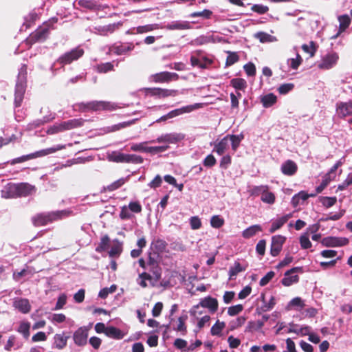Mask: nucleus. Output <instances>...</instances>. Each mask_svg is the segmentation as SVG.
Listing matches in <instances>:
<instances>
[{
    "mask_svg": "<svg viewBox=\"0 0 352 352\" xmlns=\"http://www.w3.org/2000/svg\"><path fill=\"white\" fill-rule=\"evenodd\" d=\"M160 28H162L159 24L153 23V24H148L145 25L138 26L135 28L137 34H143L148 32H151L155 30H158Z\"/></svg>",
    "mask_w": 352,
    "mask_h": 352,
    "instance_id": "obj_38",
    "label": "nucleus"
},
{
    "mask_svg": "<svg viewBox=\"0 0 352 352\" xmlns=\"http://www.w3.org/2000/svg\"><path fill=\"white\" fill-rule=\"evenodd\" d=\"M190 228L192 230H198L201 227V221L199 217L194 216L190 219Z\"/></svg>",
    "mask_w": 352,
    "mask_h": 352,
    "instance_id": "obj_64",
    "label": "nucleus"
},
{
    "mask_svg": "<svg viewBox=\"0 0 352 352\" xmlns=\"http://www.w3.org/2000/svg\"><path fill=\"white\" fill-rule=\"evenodd\" d=\"M16 188V184H8L1 191V197L4 199H13L18 197Z\"/></svg>",
    "mask_w": 352,
    "mask_h": 352,
    "instance_id": "obj_18",
    "label": "nucleus"
},
{
    "mask_svg": "<svg viewBox=\"0 0 352 352\" xmlns=\"http://www.w3.org/2000/svg\"><path fill=\"white\" fill-rule=\"evenodd\" d=\"M13 307L22 314H28L31 310L30 302L26 298H16L13 301Z\"/></svg>",
    "mask_w": 352,
    "mask_h": 352,
    "instance_id": "obj_17",
    "label": "nucleus"
},
{
    "mask_svg": "<svg viewBox=\"0 0 352 352\" xmlns=\"http://www.w3.org/2000/svg\"><path fill=\"white\" fill-rule=\"evenodd\" d=\"M302 49L305 52L309 54L311 57L314 56L316 51L313 41H311L309 45L303 44L302 45Z\"/></svg>",
    "mask_w": 352,
    "mask_h": 352,
    "instance_id": "obj_63",
    "label": "nucleus"
},
{
    "mask_svg": "<svg viewBox=\"0 0 352 352\" xmlns=\"http://www.w3.org/2000/svg\"><path fill=\"white\" fill-rule=\"evenodd\" d=\"M336 113L340 118L352 115V101L338 102L336 104Z\"/></svg>",
    "mask_w": 352,
    "mask_h": 352,
    "instance_id": "obj_14",
    "label": "nucleus"
},
{
    "mask_svg": "<svg viewBox=\"0 0 352 352\" xmlns=\"http://www.w3.org/2000/svg\"><path fill=\"white\" fill-rule=\"evenodd\" d=\"M16 187L18 197H27L35 192L34 186L28 183L16 184Z\"/></svg>",
    "mask_w": 352,
    "mask_h": 352,
    "instance_id": "obj_21",
    "label": "nucleus"
},
{
    "mask_svg": "<svg viewBox=\"0 0 352 352\" xmlns=\"http://www.w3.org/2000/svg\"><path fill=\"white\" fill-rule=\"evenodd\" d=\"M212 12L210 10L205 9L201 12H195L190 14L191 17H203L204 19H210Z\"/></svg>",
    "mask_w": 352,
    "mask_h": 352,
    "instance_id": "obj_61",
    "label": "nucleus"
},
{
    "mask_svg": "<svg viewBox=\"0 0 352 352\" xmlns=\"http://www.w3.org/2000/svg\"><path fill=\"white\" fill-rule=\"evenodd\" d=\"M338 21L340 23L339 31L336 35L332 36V38H336L341 32L346 30L351 23V19L346 14L340 16Z\"/></svg>",
    "mask_w": 352,
    "mask_h": 352,
    "instance_id": "obj_28",
    "label": "nucleus"
},
{
    "mask_svg": "<svg viewBox=\"0 0 352 352\" xmlns=\"http://www.w3.org/2000/svg\"><path fill=\"white\" fill-rule=\"evenodd\" d=\"M226 136L229 138L230 144H231L232 149L235 152L244 138L243 134L227 135Z\"/></svg>",
    "mask_w": 352,
    "mask_h": 352,
    "instance_id": "obj_35",
    "label": "nucleus"
},
{
    "mask_svg": "<svg viewBox=\"0 0 352 352\" xmlns=\"http://www.w3.org/2000/svg\"><path fill=\"white\" fill-rule=\"evenodd\" d=\"M89 328L82 326L78 328L73 333V340L78 346H84L87 343Z\"/></svg>",
    "mask_w": 352,
    "mask_h": 352,
    "instance_id": "obj_9",
    "label": "nucleus"
},
{
    "mask_svg": "<svg viewBox=\"0 0 352 352\" xmlns=\"http://www.w3.org/2000/svg\"><path fill=\"white\" fill-rule=\"evenodd\" d=\"M184 139V135L178 133H166L160 135L157 138L155 141H151V142H157L158 143L165 142L169 144H176Z\"/></svg>",
    "mask_w": 352,
    "mask_h": 352,
    "instance_id": "obj_11",
    "label": "nucleus"
},
{
    "mask_svg": "<svg viewBox=\"0 0 352 352\" xmlns=\"http://www.w3.org/2000/svg\"><path fill=\"white\" fill-rule=\"evenodd\" d=\"M277 101V97L272 93L267 94L261 97V102L265 108L273 106Z\"/></svg>",
    "mask_w": 352,
    "mask_h": 352,
    "instance_id": "obj_32",
    "label": "nucleus"
},
{
    "mask_svg": "<svg viewBox=\"0 0 352 352\" xmlns=\"http://www.w3.org/2000/svg\"><path fill=\"white\" fill-rule=\"evenodd\" d=\"M146 93L151 96H157L159 98H166L168 96H177L178 94V91L162 88H148L146 89Z\"/></svg>",
    "mask_w": 352,
    "mask_h": 352,
    "instance_id": "obj_13",
    "label": "nucleus"
},
{
    "mask_svg": "<svg viewBox=\"0 0 352 352\" xmlns=\"http://www.w3.org/2000/svg\"><path fill=\"white\" fill-rule=\"evenodd\" d=\"M96 69L100 73H107L113 70V65L110 62L101 63L96 66Z\"/></svg>",
    "mask_w": 352,
    "mask_h": 352,
    "instance_id": "obj_53",
    "label": "nucleus"
},
{
    "mask_svg": "<svg viewBox=\"0 0 352 352\" xmlns=\"http://www.w3.org/2000/svg\"><path fill=\"white\" fill-rule=\"evenodd\" d=\"M138 120V119L136 118V119L131 120L130 121L123 122L119 123L118 124H115L111 127V130L109 131H115L120 130L122 128L129 126L131 124H133Z\"/></svg>",
    "mask_w": 352,
    "mask_h": 352,
    "instance_id": "obj_56",
    "label": "nucleus"
},
{
    "mask_svg": "<svg viewBox=\"0 0 352 352\" xmlns=\"http://www.w3.org/2000/svg\"><path fill=\"white\" fill-rule=\"evenodd\" d=\"M120 26V23H111L106 25L98 26L95 29L100 35H107L113 33Z\"/></svg>",
    "mask_w": 352,
    "mask_h": 352,
    "instance_id": "obj_27",
    "label": "nucleus"
},
{
    "mask_svg": "<svg viewBox=\"0 0 352 352\" xmlns=\"http://www.w3.org/2000/svg\"><path fill=\"white\" fill-rule=\"evenodd\" d=\"M245 321V318L243 316L238 317L235 320H232L229 325L231 330L236 329L241 327Z\"/></svg>",
    "mask_w": 352,
    "mask_h": 352,
    "instance_id": "obj_58",
    "label": "nucleus"
},
{
    "mask_svg": "<svg viewBox=\"0 0 352 352\" xmlns=\"http://www.w3.org/2000/svg\"><path fill=\"white\" fill-rule=\"evenodd\" d=\"M116 289L117 287L116 285H112L110 287H104L100 291L98 296L101 298L104 299L107 297V296L109 294L115 292Z\"/></svg>",
    "mask_w": 352,
    "mask_h": 352,
    "instance_id": "obj_55",
    "label": "nucleus"
},
{
    "mask_svg": "<svg viewBox=\"0 0 352 352\" xmlns=\"http://www.w3.org/2000/svg\"><path fill=\"white\" fill-rule=\"evenodd\" d=\"M199 305L202 307L208 308L210 311L214 312L218 308V302L217 299L208 296L202 299L199 302Z\"/></svg>",
    "mask_w": 352,
    "mask_h": 352,
    "instance_id": "obj_24",
    "label": "nucleus"
},
{
    "mask_svg": "<svg viewBox=\"0 0 352 352\" xmlns=\"http://www.w3.org/2000/svg\"><path fill=\"white\" fill-rule=\"evenodd\" d=\"M144 159L140 155L135 154H127L126 162L128 164H140L143 163Z\"/></svg>",
    "mask_w": 352,
    "mask_h": 352,
    "instance_id": "obj_50",
    "label": "nucleus"
},
{
    "mask_svg": "<svg viewBox=\"0 0 352 352\" xmlns=\"http://www.w3.org/2000/svg\"><path fill=\"white\" fill-rule=\"evenodd\" d=\"M225 221L219 215H214L210 219V226L214 228H220L224 225Z\"/></svg>",
    "mask_w": 352,
    "mask_h": 352,
    "instance_id": "obj_47",
    "label": "nucleus"
},
{
    "mask_svg": "<svg viewBox=\"0 0 352 352\" xmlns=\"http://www.w3.org/2000/svg\"><path fill=\"white\" fill-rule=\"evenodd\" d=\"M251 10L258 14H263L268 12L269 8L261 4H254L251 8Z\"/></svg>",
    "mask_w": 352,
    "mask_h": 352,
    "instance_id": "obj_59",
    "label": "nucleus"
},
{
    "mask_svg": "<svg viewBox=\"0 0 352 352\" xmlns=\"http://www.w3.org/2000/svg\"><path fill=\"white\" fill-rule=\"evenodd\" d=\"M230 85L236 90L244 91L247 87V82L243 78H233L230 80Z\"/></svg>",
    "mask_w": 352,
    "mask_h": 352,
    "instance_id": "obj_41",
    "label": "nucleus"
},
{
    "mask_svg": "<svg viewBox=\"0 0 352 352\" xmlns=\"http://www.w3.org/2000/svg\"><path fill=\"white\" fill-rule=\"evenodd\" d=\"M30 323L28 322H21L17 329V331L22 334L25 338H28L30 336Z\"/></svg>",
    "mask_w": 352,
    "mask_h": 352,
    "instance_id": "obj_44",
    "label": "nucleus"
},
{
    "mask_svg": "<svg viewBox=\"0 0 352 352\" xmlns=\"http://www.w3.org/2000/svg\"><path fill=\"white\" fill-rule=\"evenodd\" d=\"M338 60V54L331 51L322 56L321 60L317 63V67L322 70H329L336 65Z\"/></svg>",
    "mask_w": 352,
    "mask_h": 352,
    "instance_id": "obj_7",
    "label": "nucleus"
},
{
    "mask_svg": "<svg viewBox=\"0 0 352 352\" xmlns=\"http://www.w3.org/2000/svg\"><path fill=\"white\" fill-rule=\"evenodd\" d=\"M229 138L225 136L219 142L214 144L213 152H216L219 155H223L230 146Z\"/></svg>",
    "mask_w": 352,
    "mask_h": 352,
    "instance_id": "obj_23",
    "label": "nucleus"
},
{
    "mask_svg": "<svg viewBox=\"0 0 352 352\" xmlns=\"http://www.w3.org/2000/svg\"><path fill=\"white\" fill-rule=\"evenodd\" d=\"M286 240L285 236L275 235L272 238L270 253L272 256H276L280 252L283 245Z\"/></svg>",
    "mask_w": 352,
    "mask_h": 352,
    "instance_id": "obj_12",
    "label": "nucleus"
},
{
    "mask_svg": "<svg viewBox=\"0 0 352 352\" xmlns=\"http://www.w3.org/2000/svg\"><path fill=\"white\" fill-rule=\"evenodd\" d=\"M298 170L297 164L291 160H287L284 162L280 167L282 173L285 175L292 176Z\"/></svg>",
    "mask_w": 352,
    "mask_h": 352,
    "instance_id": "obj_20",
    "label": "nucleus"
},
{
    "mask_svg": "<svg viewBox=\"0 0 352 352\" xmlns=\"http://www.w3.org/2000/svg\"><path fill=\"white\" fill-rule=\"evenodd\" d=\"M267 186H256L250 190V194L253 196L261 195V199L263 202L273 204L275 202V195L273 192L269 191Z\"/></svg>",
    "mask_w": 352,
    "mask_h": 352,
    "instance_id": "obj_6",
    "label": "nucleus"
},
{
    "mask_svg": "<svg viewBox=\"0 0 352 352\" xmlns=\"http://www.w3.org/2000/svg\"><path fill=\"white\" fill-rule=\"evenodd\" d=\"M320 203L321 204L327 208H329L334 206L337 202V197H320L318 198Z\"/></svg>",
    "mask_w": 352,
    "mask_h": 352,
    "instance_id": "obj_42",
    "label": "nucleus"
},
{
    "mask_svg": "<svg viewBox=\"0 0 352 352\" xmlns=\"http://www.w3.org/2000/svg\"><path fill=\"white\" fill-rule=\"evenodd\" d=\"M26 76L27 66L23 65L19 71L15 87L14 104L16 107H19L23 101L26 87Z\"/></svg>",
    "mask_w": 352,
    "mask_h": 352,
    "instance_id": "obj_1",
    "label": "nucleus"
},
{
    "mask_svg": "<svg viewBox=\"0 0 352 352\" xmlns=\"http://www.w3.org/2000/svg\"><path fill=\"white\" fill-rule=\"evenodd\" d=\"M65 148L66 145L65 144H58L53 147L43 149L36 152V157H40L50 154H52L58 151L65 149Z\"/></svg>",
    "mask_w": 352,
    "mask_h": 352,
    "instance_id": "obj_30",
    "label": "nucleus"
},
{
    "mask_svg": "<svg viewBox=\"0 0 352 352\" xmlns=\"http://www.w3.org/2000/svg\"><path fill=\"white\" fill-rule=\"evenodd\" d=\"M122 250L121 244H116L111 247V250L109 252V255L110 257H118L120 256Z\"/></svg>",
    "mask_w": 352,
    "mask_h": 352,
    "instance_id": "obj_62",
    "label": "nucleus"
},
{
    "mask_svg": "<svg viewBox=\"0 0 352 352\" xmlns=\"http://www.w3.org/2000/svg\"><path fill=\"white\" fill-rule=\"evenodd\" d=\"M246 267V266H243L239 262L235 261L233 266L230 267L229 269L228 274L230 279L236 276L239 272L245 271Z\"/></svg>",
    "mask_w": 352,
    "mask_h": 352,
    "instance_id": "obj_39",
    "label": "nucleus"
},
{
    "mask_svg": "<svg viewBox=\"0 0 352 352\" xmlns=\"http://www.w3.org/2000/svg\"><path fill=\"white\" fill-rule=\"evenodd\" d=\"M164 28L169 30H182L189 29L190 25L187 21H174L168 23Z\"/></svg>",
    "mask_w": 352,
    "mask_h": 352,
    "instance_id": "obj_26",
    "label": "nucleus"
},
{
    "mask_svg": "<svg viewBox=\"0 0 352 352\" xmlns=\"http://www.w3.org/2000/svg\"><path fill=\"white\" fill-rule=\"evenodd\" d=\"M133 45L131 43L113 45L109 48V52L116 55L124 54L126 52L131 51L133 49Z\"/></svg>",
    "mask_w": 352,
    "mask_h": 352,
    "instance_id": "obj_22",
    "label": "nucleus"
},
{
    "mask_svg": "<svg viewBox=\"0 0 352 352\" xmlns=\"http://www.w3.org/2000/svg\"><path fill=\"white\" fill-rule=\"evenodd\" d=\"M109 238L108 236L105 235L102 237L100 243L99 245L96 248V250L98 252L102 251H104L109 246Z\"/></svg>",
    "mask_w": 352,
    "mask_h": 352,
    "instance_id": "obj_60",
    "label": "nucleus"
},
{
    "mask_svg": "<svg viewBox=\"0 0 352 352\" xmlns=\"http://www.w3.org/2000/svg\"><path fill=\"white\" fill-rule=\"evenodd\" d=\"M153 81L155 82H168L178 79L179 76L176 73L162 72L154 74L153 76Z\"/></svg>",
    "mask_w": 352,
    "mask_h": 352,
    "instance_id": "obj_16",
    "label": "nucleus"
},
{
    "mask_svg": "<svg viewBox=\"0 0 352 352\" xmlns=\"http://www.w3.org/2000/svg\"><path fill=\"white\" fill-rule=\"evenodd\" d=\"M127 154L120 151H113L108 155V160L116 163H126Z\"/></svg>",
    "mask_w": 352,
    "mask_h": 352,
    "instance_id": "obj_31",
    "label": "nucleus"
},
{
    "mask_svg": "<svg viewBox=\"0 0 352 352\" xmlns=\"http://www.w3.org/2000/svg\"><path fill=\"white\" fill-rule=\"evenodd\" d=\"M80 109L82 111H113L118 108V105L113 102L106 101H91L79 104Z\"/></svg>",
    "mask_w": 352,
    "mask_h": 352,
    "instance_id": "obj_4",
    "label": "nucleus"
},
{
    "mask_svg": "<svg viewBox=\"0 0 352 352\" xmlns=\"http://www.w3.org/2000/svg\"><path fill=\"white\" fill-rule=\"evenodd\" d=\"M57 22V19L52 18L45 22L30 36V41L33 42L44 41L48 36L50 30L53 29V25Z\"/></svg>",
    "mask_w": 352,
    "mask_h": 352,
    "instance_id": "obj_5",
    "label": "nucleus"
},
{
    "mask_svg": "<svg viewBox=\"0 0 352 352\" xmlns=\"http://www.w3.org/2000/svg\"><path fill=\"white\" fill-rule=\"evenodd\" d=\"M333 179L332 175L327 173L322 178L321 184L316 188V195L320 193Z\"/></svg>",
    "mask_w": 352,
    "mask_h": 352,
    "instance_id": "obj_45",
    "label": "nucleus"
},
{
    "mask_svg": "<svg viewBox=\"0 0 352 352\" xmlns=\"http://www.w3.org/2000/svg\"><path fill=\"white\" fill-rule=\"evenodd\" d=\"M187 319L188 316L186 314L179 317L177 320V325L173 327V330L180 332L183 336L186 335L187 333V329L185 322Z\"/></svg>",
    "mask_w": 352,
    "mask_h": 352,
    "instance_id": "obj_29",
    "label": "nucleus"
},
{
    "mask_svg": "<svg viewBox=\"0 0 352 352\" xmlns=\"http://www.w3.org/2000/svg\"><path fill=\"white\" fill-rule=\"evenodd\" d=\"M68 214L69 212L66 210L41 213L32 217V221L36 226H43L54 221L61 219Z\"/></svg>",
    "mask_w": 352,
    "mask_h": 352,
    "instance_id": "obj_2",
    "label": "nucleus"
},
{
    "mask_svg": "<svg viewBox=\"0 0 352 352\" xmlns=\"http://www.w3.org/2000/svg\"><path fill=\"white\" fill-rule=\"evenodd\" d=\"M225 327L226 324L224 322L217 320L211 328V334L212 336H219Z\"/></svg>",
    "mask_w": 352,
    "mask_h": 352,
    "instance_id": "obj_52",
    "label": "nucleus"
},
{
    "mask_svg": "<svg viewBox=\"0 0 352 352\" xmlns=\"http://www.w3.org/2000/svg\"><path fill=\"white\" fill-rule=\"evenodd\" d=\"M292 217V214H285L279 217L272 222L271 228H270V232L274 233L277 230L280 229Z\"/></svg>",
    "mask_w": 352,
    "mask_h": 352,
    "instance_id": "obj_25",
    "label": "nucleus"
},
{
    "mask_svg": "<svg viewBox=\"0 0 352 352\" xmlns=\"http://www.w3.org/2000/svg\"><path fill=\"white\" fill-rule=\"evenodd\" d=\"M147 266L148 267V270L153 272L155 279L159 280L161 277V270L157 263L150 259L149 262L147 263Z\"/></svg>",
    "mask_w": 352,
    "mask_h": 352,
    "instance_id": "obj_40",
    "label": "nucleus"
},
{
    "mask_svg": "<svg viewBox=\"0 0 352 352\" xmlns=\"http://www.w3.org/2000/svg\"><path fill=\"white\" fill-rule=\"evenodd\" d=\"M305 307V301L300 297H296L292 299L287 305V309H294L296 311H300Z\"/></svg>",
    "mask_w": 352,
    "mask_h": 352,
    "instance_id": "obj_33",
    "label": "nucleus"
},
{
    "mask_svg": "<svg viewBox=\"0 0 352 352\" xmlns=\"http://www.w3.org/2000/svg\"><path fill=\"white\" fill-rule=\"evenodd\" d=\"M261 231H262V228L261 226L253 225L248 227L242 232V236L245 239H250Z\"/></svg>",
    "mask_w": 352,
    "mask_h": 352,
    "instance_id": "obj_34",
    "label": "nucleus"
},
{
    "mask_svg": "<svg viewBox=\"0 0 352 352\" xmlns=\"http://www.w3.org/2000/svg\"><path fill=\"white\" fill-rule=\"evenodd\" d=\"M206 63H202L200 58L192 56L190 57V63L193 67H198L201 69L207 68L212 63V60H206Z\"/></svg>",
    "mask_w": 352,
    "mask_h": 352,
    "instance_id": "obj_43",
    "label": "nucleus"
},
{
    "mask_svg": "<svg viewBox=\"0 0 352 352\" xmlns=\"http://www.w3.org/2000/svg\"><path fill=\"white\" fill-rule=\"evenodd\" d=\"M302 62V59L298 54H296V57L295 58H289L287 60L288 65L293 69H297Z\"/></svg>",
    "mask_w": 352,
    "mask_h": 352,
    "instance_id": "obj_54",
    "label": "nucleus"
},
{
    "mask_svg": "<svg viewBox=\"0 0 352 352\" xmlns=\"http://www.w3.org/2000/svg\"><path fill=\"white\" fill-rule=\"evenodd\" d=\"M69 338V336H67L65 331L55 334L54 336V347L58 350L63 349L67 346Z\"/></svg>",
    "mask_w": 352,
    "mask_h": 352,
    "instance_id": "obj_19",
    "label": "nucleus"
},
{
    "mask_svg": "<svg viewBox=\"0 0 352 352\" xmlns=\"http://www.w3.org/2000/svg\"><path fill=\"white\" fill-rule=\"evenodd\" d=\"M54 118H55V117L54 116H52V115H50V116H45V117H43V119H39V120H36L34 121L30 124L31 128L38 127V126L44 124L45 123H47V122H49L52 121Z\"/></svg>",
    "mask_w": 352,
    "mask_h": 352,
    "instance_id": "obj_51",
    "label": "nucleus"
},
{
    "mask_svg": "<svg viewBox=\"0 0 352 352\" xmlns=\"http://www.w3.org/2000/svg\"><path fill=\"white\" fill-rule=\"evenodd\" d=\"M228 56L226 58V65L231 66L239 61V57L236 52H228Z\"/></svg>",
    "mask_w": 352,
    "mask_h": 352,
    "instance_id": "obj_57",
    "label": "nucleus"
},
{
    "mask_svg": "<svg viewBox=\"0 0 352 352\" xmlns=\"http://www.w3.org/2000/svg\"><path fill=\"white\" fill-rule=\"evenodd\" d=\"M147 142H143L140 143H133L131 145V151H136V152H142V153H146L147 152Z\"/></svg>",
    "mask_w": 352,
    "mask_h": 352,
    "instance_id": "obj_49",
    "label": "nucleus"
},
{
    "mask_svg": "<svg viewBox=\"0 0 352 352\" xmlns=\"http://www.w3.org/2000/svg\"><path fill=\"white\" fill-rule=\"evenodd\" d=\"M83 50L78 47L72 50L70 52L63 54L60 57H59L57 62L63 65L70 64L74 60H78L83 55Z\"/></svg>",
    "mask_w": 352,
    "mask_h": 352,
    "instance_id": "obj_8",
    "label": "nucleus"
},
{
    "mask_svg": "<svg viewBox=\"0 0 352 352\" xmlns=\"http://www.w3.org/2000/svg\"><path fill=\"white\" fill-rule=\"evenodd\" d=\"M151 276L149 274L146 272H142L139 274L138 278H137V283L142 287L144 288L147 287L146 280H151Z\"/></svg>",
    "mask_w": 352,
    "mask_h": 352,
    "instance_id": "obj_48",
    "label": "nucleus"
},
{
    "mask_svg": "<svg viewBox=\"0 0 352 352\" xmlns=\"http://www.w3.org/2000/svg\"><path fill=\"white\" fill-rule=\"evenodd\" d=\"M200 107H201V104L200 103H195L192 105L185 106L182 108L176 109L170 111L166 114V117H168V119H171L180 115H182L184 113H190L193 110L199 109Z\"/></svg>",
    "mask_w": 352,
    "mask_h": 352,
    "instance_id": "obj_15",
    "label": "nucleus"
},
{
    "mask_svg": "<svg viewBox=\"0 0 352 352\" xmlns=\"http://www.w3.org/2000/svg\"><path fill=\"white\" fill-rule=\"evenodd\" d=\"M303 270L302 267H295L287 271L284 274V278L282 279L281 283L284 286L289 287L294 283L298 282L299 277L295 273H302Z\"/></svg>",
    "mask_w": 352,
    "mask_h": 352,
    "instance_id": "obj_10",
    "label": "nucleus"
},
{
    "mask_svg": "<svg viewBox=\"0 0 352 352\" xmlns=\"http://www.w3.org/2000/svg\"><path fill=\"white\" fill-rule=\"evenodd\" d=\"M254 37L261 43H272L277 41V38L264 32H258L254 34Z\"/></svg>",
    "mask_w": 352,
    "mask_h": 352,
    "instance_id": "obj_37",
    "label": "nucleus"
},
{
    "mask_svg": "<svg viewBox=\"0 0 352 352\" xmlns=\"http://www.w3.org/2000/svg\"><path fill=\"white\" fill-rule=\"evenodd\" d=\"M34 158H36V152L28 154V155H23L19 157L14 158V159L12 160L11 161L8 162V163H10L11 165H14V164H16L18 163L24 162L25 161H28V160H32Z\"/></svg>",
    "mask_w": 352,
    "mask_h": 352,
    "instance_id": "obj_46",
    "label": "nucleus"
},
{
    "mask_svg": "<svg viewBox=\"0 0 352 352\" xmlns=\"http://www.w3.org/2000/svg\"><path fill=\"white\" fill-rule=\"evenodd\" d=\"M105 335L111 338L117 340H120L124 336V333L120 329L112 326L107 327Z\"/></svg>",
    "mask_w": 352,
    "mask_h": 352,
    "instance_id": "obj_36",
    "label": "nucleus"
},
{
    "mask_svg": "<svg viewBox=\"0 0 352 352\" xmlns=\"http://www.w3.org/2000/svg\"><path fill=\"white\" fill-rule=\"evenodd\" d=\"M83 120L82 119H72L60 122H56L50 126L46 133L49 135H54L62 133L65 131L72 130L82 125Z\"/></svg>",
    "mask_w": 352,
    "mask_h": 352,
    "instance_id": "obj_3",
    "label": "nucleus"
}]
</instances>
